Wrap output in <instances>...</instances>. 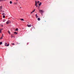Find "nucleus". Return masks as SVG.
I'll list each match as a JSON object with an SVG mask.
<instances>
[{
  "instance_id": "f257e3e1",
  "label": "nucleus",
  "mask_w": 74,
  "mask_h": 74,
  "mask_svg": "<svg viewBox=\"0 0 74 74\" xmlns=\"http://www.w3.org/2000/svg\"><path fill=\"white\" fill-rule=\"evenodd\" d=\"M37 3L39 4L40 3V1H35V5L36 6V7H38V4H37Z\"/></svg>"
},
{
  "instance_id": "f03ea898",
  "label": "nucleus",
  "mask_w": 74,
  "mask_h": 74,
  "mask_svg": "<svg viewBox=\"0 0 74 74\" xmlns=\"http://www.w3.org/2000/svg\"><path fill=\"white\" fill-rule=\"evenodd\" d=\"M5 45L6 47H8V46L10 45V44H7V43H5Z\"/></svg>"
},
{
  "instance_id": "7ed1b4c3",
  "label": "nucleus",
  "mask_w": 74,
  "mask_h": 74,
  "mask_svg": "<svg viewBox=\"0 0 74 74\" xmlns=\"http://www.w3.org/2000/svg\"><path fill=\"white\" fill-rule=\"evenodd\" d=\"M9 23H11V21H8L6 23V24L7 25Z\"/></svg>"
},
{
  "instance_id": "20e7f679",
  "label": "nucleus",
  "mask_w": 74,
  "mask_h": 74,
  "mask_svg": "<svg viewBox=\"0 0 74 74\" xmlns=\"http://www.w3.org/2000/svg\"><path fill=\"white\" fill-rule=\"evenodd\" d=\"M39 10V12H40V13H42L44 12L42 10Z\"/></svg>"
},
{
  "instance_id": "39448f33",
  "label": "nucleus",
  "mask_w": 74,
  "mask_h": 74,
  "mask_svg": "<svg viewBox=\"0 0 74 74\" xmlns=\"http://www.w3.org/2000/svg\"><path fill=\"white\" fill-rule=\"evenodd\" d=\"M27 26L28 27H31L32 25H31V24L29 25V24H28V25H27Z\"/></svg>"
},
{
  "instance_id": "423d86ee",
  "label": "nucleus",
  "mask_w": 74,
  "mask_h": 74,
  "mask_svg": "<svg viewBox=\"0 0 74 74\" xmlns=\"http://www.w3.org/2000/svg\"><path fill=\"white\" fill-rule=\"evenodd\" d=\"M41 4H42V3L41 2H40L39 3H38V5L39 6H40V5H41Z\"/></svg>"
},
{
  "instance_id": "0eeeda50",
  "label": "nucleus",
  "mask_w": 74,
  "mask_h": 74,
  "mask_svg": "<svg viewBox=\"0 0 74 74\" xmlns=\"http://www.w3.org/2000/svg\"><path fill=\"white\" fill-rule=\"evenodd\" d=\"M14 33L15 34H18V33H17L16 32H14Z\"/></svg>"
},
{
  "instance_id": "6e6552de",
  "label": "nucleus",
  "mask_w": 74,
  "mask_h": 74,
  "mask_svg": "<svg viewBox=\"0 0 74 74\" xmlns=\"http://www.w3.org/2000/svg\"><path fill=\"white\" fill-rule=\"evenodd\" d=\"M20 20H21V21H24V19H23V18L21 19Z\"/></svg>"
},
{
  "instance_id": "1a4fd4ad",
  "label": "nucleus",
  "mask_w": 74,
  "mask_h": 74,
  "mask_svg": "<svg viewBox=\"0 0 74 74\" xmlns=\"http://www.w3.org/2000/svg\"><path fill=\"white\" fill-rule=\"evenodd\" d=\"M1 12H4V10H1Z\"/></svg>"
},
{
  "instance_id": "9d476101",
  "label": "nucleus",
  "mask_w": 74,
  "mask_h": 74,
  "mask_svg": "<svg viewBox=\"0 0 74 74\" xmlns=\"http://www.w3.org/2000/svg\"><path fill=\"white\" fill-rule=\"evenodd\" d=\"M36 18H38V16H37V14H36Z\"/></svg>"
},
{
  "instance_id": "9b49d317",
  "label": "nucleus",
  "mask_w": 74,
  "mask_h": 74,
  "mask_svg": "<svg viewBox=\"0 0 74 74\" xmlns=\"http://www.w3.org/2000/svg\"><path fill=\"white\" fill-rule=\"evenodd\" d=\"M17 4V3H15H15H14V5H16V4Z\"/></svg>"
},
{
  "instance_id": "f8f14e48",
  "label": "nucleus",
  "mask_w": 74,
  "mask_h": 74,
  "mask_svg": "<svg viewBox=\"0 0 74 74\" xmlns=\"http://www.w3.org/2000/svg\"><path fill=\"white\" fill-rule=\"evenodd\" d=\"M35 11H36V9H34V10L32 11V12H35Z\"/></svg>"
},
{
  "instance_id": "ddd939ff",
  "label": "nucleus",
  "mask_w": 74,
  "mask_h": 74,
  "mask_svg": "<svg viewBox=\"0 0 74 74\" xmlns=\"http://www.w3.org/2000/svg\"><path fill=\"white\" fill-rule=\"evenodd\" d=\"M38 21H40V18H38Z\"/></svg>"
},
{
  "instance_id": "4468645a",
  "label": "nucleus",
  "mask_w": 74,
  "mask_h": 74,
  "mask_svg": "<svg viewBox=\"0 0 74 74\" xmlns=\"http://www.w3.org/2000/svg\"><path fill=\"white\" fill-rule=\"evenodd\" d=\"M18 28H16V30H15V31H18Z\"/></svg>"
},
{
  "instance_id": "2eb2a0df",
  "label": "nucleus",
  "mask_w": 74,
  "mask_h": 74,
  "mask_svg": "<svg viewBox=\"0 0 74 74\" xmlns=\"http://www.w3.org/2000/svg\"><path fill=\"white\" fill-rule=\"evenodd\" d=\"M0 26H1V27H3V25H0Z\"/></svg>"
},
{
  "instance_id": "dca6fc26",
  "label": "nucleus",
  "mask_w": 74,
  "mask_h": 74,
  "mask_svg": "<svg viewBox=\"0 0 74 74\" xmlns=\"http://www.w3.org/2000/svg\"><path fill=\"white\" fill-rule=\"evenodd\" d=\"M10 4H12V1H10Z\"/></svg>"
},
{
  "instance_id": "f3484780",
  "label": "nucleus",
  "mask_w": 74,
  "mask_h": 74,
  "mask_svg": "<svg viewBox=\"0 0 74 74\" xmlns=\"http://www.w3.org/2000/svg\"><path fill=\"white\" fill-rule=\"evenodd\" d=\"M1 44H2V42H0V45H1Z\"/></svg>"
},
{
  "instance_id": "a211bd4d",
  "label": "nucleus",
  "mask_w": 74,
  "mask_h": 74,
  "mask_svg": "<svg viewBox=\"0 0 74 74\" xmlns=\"http://www.w3.org/2000/svg\"><path fill=\"white\" fill-rule=\"evenodd\" d=\"M11 37H12V38L14 37L13 36H12V35H11Z\"/></svg>"
},
{
  "instance_id": "6ab92c4d",
  "label": "nucleus",
  "mask_w": 74,
  "mask_h": 74,
  "mask_svg": "<svg viewBox=\"0 0 74 74\" xmlns=\"http://www.w3.org/2000/svg\"><path fill=\"white\" fill-rule=\"evenodd\" d=\"M2 6H1L0 7V9H2Z\"/></svg>"
},
{
  "instance_id": "aec40b11",
  "label": "nucleus",
  "mask_w": 74,
  "mask_h": 74,
  "mask_svg": "<svg viewBox=\"0 0 74 74\" xmlns=\"http://www.w3.org/2000/svg\"><path fill=\"white\" fill-rule=\"evenodd\" d=\"M12 44L13 45H15V44L14 43H12Z\"/></svg>"
},
{
  "instance_id": "412c9836",
  "label": "nucleus",
  "mask_w": 74,
  "mask_h": 74,
  "mask_svg": "<svg viewBox=\"0 0 74 74\" xmlns=\"http://www.w3.org/2000/svg\"><path fill=\"white\" fill-rule=\"evenodd\" d=\"M2 15H5L4 13H2Z\"/></svg>"
},
{
  "instance_id": "4be33fe9",
  "label": "nucleus",
  "mask_w": 74,
  "mask_h": 74,
  "mask_svg": "<svg viewBox=\"0 0 74 74\" xmlns=\"http://www.w3.org/2000/svg\"><path fill=\"white\" fill-rule=\"evenodd\" d=\"M3 18H5V16H3Z\"/></svg>"
},
{
  "instance_id": "5701e85b",
  "label": "nucleus",
  "mask_w": 74,
  "mask_h": 74,
  "mask_svg": "<svg viewBox=\"0 0 74 74\" xmlns=\"http://www.w3.org/2000/svg\"><path fill=\"white\" fill-rule=\"evenodd\" d=\"M5 20H3V22H5Z\"/></svg>"
},
{
  "instance_id": "b1692460",
  "label": "nucleus",
  "mask_w": 74,
  "mask_h": 74,
  "mask_svg": "<svg viewBox=\"0 0 74 74\" xmlns=\"http://www.w3.org/2000/svg\"><path fill=\"white\" fill-rule=\"evenodd\" d=\"M8 33L10 34V31H8Z\"/></svg>"
},
{
  "instance_id": "393cba45",
  "label": "nucleus",
  "mask_w": 74,
  "mask_h": 74,
  "mask_svg": "<svg viewBox=\"0 0 74 74\" xmlns=\"http://www.w3.org/2000/svg\"><path fill=\"white\" fill-rule=\"evenodd\" d=\"M3 37H1V38H0V39H3Z\"/></svg>"
},
{
  "instance_id": "a878e982",
  "label": "nucleus",
  "mask_w": 74,
  "mask_h": 74,
  "mask_svg": "<svg viewBox=\"0 0 74 74\" xmlns=\"http://www.w3.org/2000/svg\"><path fill=\"white\" fill-rule=\"evenodd\" d=\"M3 1V0H0V1Z\"/></svg>"
},
{
  "instance_id": "bb28decb",
  "label": "nucleus",
  "mask_w": 74,
  "mask_h": 74,
  "mask_svg": "<svg viewBox=\"0 0 74 74\" xmlns=\"http://www.w3.org/2000/svg\"><path fill=\"white\" fill-rule=\"evenodd\" d=\"M33 12H31V14H32Z\"/></svg>"
},
{
  "instance_id": "cd10ccee",
  "label": "nucleus",
  "mask_w": 74,
  "mask_h": 74,
  "mask_svg": "<svg viewBox=\"0 0 74 74\" xmlns=\"http://www.w3.org/2000/svg\"><path fill=\"white\" fill-rule=\"evenodd\" d=\"M2 37H3V34L2 35Z\"/></svg>"
},
{
  "instance_id": "c85d7f7f",
  "label": "nucleus",
  "mask_w": 74,
  "mask_h": 74,
  "mask_svg": "<svg viewBox=\"0 0 74 74\" xmlns=\"http://www.w3.org/2000/svg\"><path fill=\"white\" fill-rule=\"evenodd\" d=\"M5 1V0H4Z\"/></svg>"
}]
</instances>
